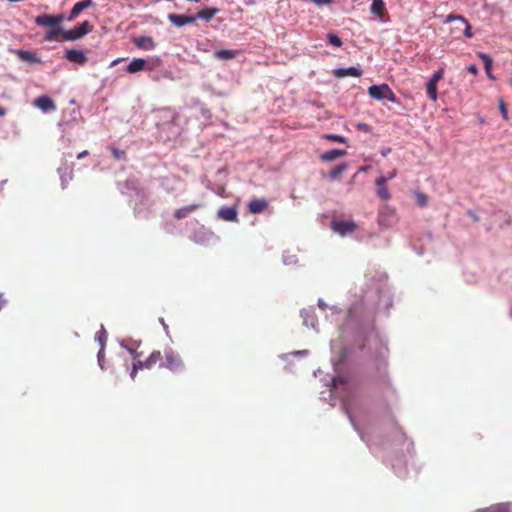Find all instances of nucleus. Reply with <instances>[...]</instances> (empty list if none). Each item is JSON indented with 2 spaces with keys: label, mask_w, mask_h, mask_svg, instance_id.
<instances>
[{
  "label": "nucleus",
  "mask_w": 512,
  "mask_h": 512,
  "mask_svg": "<svg viewBox=\"0 0 512 512\" xmlns=\"http://www.w3.org/2000/svg\"><path fill=\"white\" fill-rule=\"evenodd\" d=\"M138 357L139 354L136 353L134 356L135 361L130 372L132 379L136 377L139 369H152L156 365L160 366V364H163V356L160 351H153L145 360L137 359Z\"/></svg>",
  "instance_id": "1"
},
{
  "label": "nucleus",
  "mask_w": 512,
  "mask_h": 512,
  "mask_svg": "<svg viewBox=\"0 0 512 512\" xmlns=\"http://www.w3.org/2000/svg\"><path fill=\"white\" fill-rule=\"evenodd\" d=\"M160 367H165L170 371L177 373L184 369V363L179 354L169 349L165 351L163 364H160Z\"/></svg>",
  "instance_id": "2"
},
{
  "label": "nucleus",
  "mask_w": 512,
  "mask_h": 512,
  "mask_svg": "<svg viewBox=\"0 0 512 512\" xmlns=\"http://www.w3.org/2000/svg\"><path fill=\"white\" fill-rule=\"evenodd\" d=\"M93 30V25L89 21L82 22L70 30H65L63 33V41H75L81 39Z\"/></svg>",
  "instance_id": "3"
},
{
  "label": "nucleus",
  "mask_w": 512,
  "mask_h": 512,
  "mask_svg": "<svg viewBox=\"0 0 512 512\" xmlns=\"http://www.w3.org/2000/svg\"><path fill=\"white\" fill-rule=\"evenodd\" d=\"M369 95L375 100L387 99L391 102H395V94L387 84L372 85L368 88Z\"/></svg>",
  "instance_id": "4"
},
{
  "label": "nucleus",
  "mask_w": 512,
  "mask_h": 512,
  "mask_svg": "<svg viewBox=\"0 0 512 512\" xmlns=\"http://www.w3.org/2000/svg\"><path fill=\"white\" fill-rule=\"evenodd\" d=\"M331 228L334 232L344 236L352 234L357 229V225L352 220H334L331 223Z\"/></svg>",
  "instance_id": "5"
},
{
  "label": "nucleus",
  "mask_w": 512,
  "mask_h": 512,
  "mask_svg": "<svg viewBox=\"0 0 512 512\" xmlns=\"http://www.w3.org/2000/svg\"><path fill=\"white\" fill-rule=\"evenodd\" d=\"M168 20L176 27H182L184 25L194 23L197 20V17L184 14H169Z\"/></svg>",
  "instance_id": "6"
},
{
  "label": "nucleus",
  "mask_w": 512,
  "mask_h": 512,
  "mask_svg": "<svg viewBox=\"0 0 512 512\" xmlns=\"http://www.w3.org/2000/svg\"><path fill=\"white\" fill-rule=\"evenodd\" d=\"M93 4V0H82L77 2L67 16V21H73L84 9L92 7Z\"/></svg>",
  "instance_id": "7"
},
{
  "label": "nucleus",
  "mask_w": 512,
  "mask_h": 512,
  "mask_svg": "<svg viewBox=\"0 0 512 512\" xmlns=\"http://www.w3.org/2000/svg\"><path fill=\"white\" fill-rule=\"evenodd\" d=\"M218 218L228 221V222H235L238 220V212L236 207H221L218 210Z\"/></svg>",
  "instance_id": "8"
},
{
  "label": "nucleus",
  "mask_w": 512,
  "mask_h": 512,
  "mask_svg": "<svg viewBox=\"0 0 512 512\" xmlns=\"http://www.w3.org/2000/svg\"><path fill=\"white\" fill-rule=\"evenodd\" d=\"M268 208V201L264 198H256L249 202L248 211L251 214H259Z\"/></svg>",
  "instance_id": "9"
},
{
  "label": "nucleus",
  "mask_w": 512,
  "mask_h": 512,
  "mask_svg": "<svg viewBox=\"0 0 512 512\" xmlns=\"http://www.w3.org/2000/svg\"><path fill=\"white\" fill-rule=\"evenodd\" d=\"M66 59L70 62H74L80 65H84L87 62V56L82 50L69 49L66 51Z\"/></svg>",
  "instance_id": "10"
},
{
  "label": "nucleus",
  "mask_w": 512,
  "mask_h": 512,
  "mask_svg": "<svg viewBox=\"0 0 512 512\" xmlns=\"http://www.w3.org/2000/svg\"><path fill=\"white\" fill-rule=\"evenodd\" d=\"M34 105L44 112L56 109L54 101L46 95L36 98L34 101Z\"/></svg>",
  "instance_id": "11"
},
{
  "label": "nucleus",
  "mask_w": 512,
  "mask_h": 512,
  "mask_svg": "<svg viewBox=\"0 0 512 512\" xmlns=\"http://www.w3.org/2000/svg\"><path fill=\"white\" fill-rule=\"evenodd\" d=\"M333 74L337 78H344L347 76L360 77L362 70L358 67L338 68L333 71Z\"/></svg>",
  "instance_id": "12"
},
{
  "label": "nucleus",
  "mask_w": 512,
  "mask_h": 512,
  "mask_svg": "<svg viewBox=\"0 0 512 512\" xmlns=\"http://www.w3.org/2000/svg\"><path fill=\"white\" fill-rule=\"evenodd\" d=\"M198 208H200V204H190L183 206L177 210H175L173 216L176 220H181L187 218L193 212H195Z\"/></svg>",
  "instance_id": "13"
},
{
  "label": "nucleus",
  "mask_w": 512,
  "mask_h": 512,
  "mask_svg": "<svg viewBox=\"0 0 512 512\" xmlns=\"http://www.w3.org/2000/svg\"><path fill=\"white\" fill-rule=\"evenodd\" d=\"M375 184L377 186V191H376L377 196L382 200H385V201L389 200L391 198V194L388 191V188L385 183V179L377 178L375 180Z\"/></svg>",
  "instance_id": "14"
},
{
  "label": "nucleus",
  "mask_w": 512,
  "mask_h": 512,
  "mask_svg": "<svg viewBox=\"0 0 512 512\" xmlns=\"http://www.w3.org/2000/svg\"><path fill=\"white\" fill-rule=\"evenodd\" d=\"M65 32V30H63L62 28L60 27H53V28H50L44 35V40L45 41H49V42H52V41H63V33Z\"/></svg>",
  "instance_id": "15"
},
{
  "label": "nucleus",
  "mask_w": 512,
  "mask_h": 512,
  "mask_svg": "<svg viewBox=\"0 0 512 512\" xmlns=\"http://www.w3.org/2000/svg\"><path fill=\"white\" fill-rule=\"evenodd\" d=\"M15 55L20 60H22L24 62H28V63H39L40 62V59L37 58V56L31 51L18 49V50H15Z\"/></svg>",
  "instance_id": "16"
},
{
  "label": "nucleus",
  "mask_w": 512,
  "mask_h": 512,
  "mask_svg": "<svg viewBox=\"0 0 512 512\" xmlns=\"http://www.w3.org/2000/svg\"><path fill=\"white\" fill-rule=\"evenodd\" d=\"M347 154V151L346 150H342V149H332V150H329V151H326L324 152L323 154L320 155V159L322 161H333L337 158H340V157H343Z\"/></svg>",
  "instance_id": "17"
},
{
  "label": "nucleus",
  "mask_w": 512,
  "mask_h": 512,
  "mask_svg": "<svg viewBox=\"0 0 512 512\" xmlns=\"http://www.w3.org/2000/svg\"><path fill=\"white\" fill-rule=\"evenodd\" d=\"M35 23L42 27L53 28L55 27L54 15L43 14L35 17Z\"/></svg>",
  "instance_id": "18"
},
{
  "label": "nucleus",
  "mask_w": 512,
  "mask_h": 512,
  "mask_svg": "<svg viewBox=\"0 0 512 512\" xmlns=\"http://www.w3.org/2000/svg\"><path fill=\"white\" fill-rule=\"evenodd\" d=\"M217 13H218V9L217 8L207 7V8L199 10L194 17H197V19H203V20L209 21Z\"/></svg>",
  "instance_id": "19"
},
{
  "label": "nucleus",
  "mask_w": 512,
  "mask_h": 512,
  "mask_svg": "<svg viewBox=\"0 0 512 512\" xmlns=\"http://www.w3.org/2000/svg\"><path fill=\"white\" fill-rule=\"evenodd\" d=\"M303 317V322L306 326H310L312 328L316 327V316L314 310H306L304 309L301 313Z\"/></svg>",
  "instance_id": "20"
},
{
  "label": "nucleus",
  "mask_w": 512,
  "mask_h": 512,
  "mask_svg": "<svg viewBox=\"0 0 512 512\" xmlns=\"http://www.w3.org/2000/svg\"><path fill=\"white\" fill-rule=\"evenodd\" d=\"M386 12L385 4L383 0H373L371 4V13L382 18Z\"/></svg>",
  "instance_id": "21"
},
{
  "label": "nucleus",
  "mask_w": 512,
  "mask_h": 512,
  "mask_svg": "<svg viewBox=\"0 0 512 512\" xmlns=\"http://www.w3.org/2000/svg\"><path fill=\"white\" fill-rule=\"evenodd\" d=\"M146 61L142 58L133 59L127 66V72L136 73L144 69Z\"/></svg>",
  "instance_id": "22"
},
{
  "label": "nucleus",
  "mask_w": 512,
  "mask_h": 512,
  "mask_svg": "<svg viewBox=\"0 0 512 512\" xmlns=\"http://www.w3.org/2000/svg\"><path fill=\"white\" fill-rule=\"evenodd\" d=\"M135 45L139 48L150 50L154 48V42L150 37H138L134 41Z\"/></svg>",
  "instance_id": "23"
},
{
  "label": "nucleus",
  "mask_w": 512,
  "mask_h": 512,
  "mask_svg": "<svg viewBox=\"0 0 512 512\" xmlns=\"http://www.w3.org/2000/svg\"><path fill=\"white\" fill-rule=\"evenodd\" d=\"M437 84L438 83L434 82V80L429 79L426 85L427 96L430 100L434 102L437 100Z\"/></svg>",
  "instance_id": "24"
},
{
  "label": "nucleus",
  "mask_w": 512,
  "mask_h": 512,
  "mask_svg": "<svg viewBox=\"0 0 512 512\" xmlns=\"http://www.w3.org/2000/svg\"><path fill=\"white\" fill-rule=\"evenodd\" d=\"M348 165L346 163H342L340 165L335 166L333 169L329 171V178L331 180H337L340 178L341 174L347 169Z\"/></svg>",
  "instance_id": "25"
},
{
  "label": "nucleus",
  "mask_w": 512,
  "mask_h": 512,
  "mask_svg": "<svg viewBox=\"0 0 512 512\" xmlns=\"http://www.w3.org/2000/svg\"><path fill=\"white\" fill-rule=\"evenodd\" d=\"M449 20H458L464 25V35L468 38L473 36L471 25L463 16H449Z\"/></svg>",
  "instance_id": "26"
},
{
  "label": "nucleus",
  "mask_w": 512,
  "mask_h": 512,
  "mask_svg": "<svg viewBox=\"0 0 512 512\" xmlns=\"http://www.w3.org/2000/svg\"><path fill=\"white\" fill-rule=\"evenodd\" d=\"M236 54H237L236 51L227 50V49L216 50L214 53L216 58L222 59V60L233 59L236 57Z\"/></svg>",
  "instance_id": "27"
},
{
  "label": "nucleus",
  "mask_w": 512,
  "mask_h": 512,
  "mask_svg": "<svg viewBox=\"0 0 512 512\" xmlns=\"http://www.w3.org/2000/svg\"><path fill=\"white\" fill-rule=\"evenodd\" d=\"M481 512H512V504L502 503Z\"/></svg>",
  "instance_id": "28"
},
{
  "label": "nucleus",
  "mask_w": 512,
  "mask_h": 512,
  "mask_svg": "<svg viewBox=\"0 0 512 512\" xmlns=\"http://www.w3.org/2000/svg\"><path fill=\"white\" fill-rule=\"evenodd\" d=\"M478 56L481 58V60L484 63L485 71L489 72L492 68V63H493L492 58L483 52H479Z\"/></svg>",
  "instance_id": "29"
},
{
  "label": "nucleus",
  "mask_w": 512,
  "mask_h": 512,
  "mask_svg": "<svg viewBox=\"0 0 512 512\" xmlns=\"http://www.w3.org/2000/svg\"><path fill=\"white\" fill-rule=\"evenodd\" d=\"M322 137L326 140L333 141V142H339V143H346V141H347L345 137H343L341 135H337V134H332V133L324 134Z\"/></svg>",
  "instance_id": "30"
},
{
  "label": "nucleus",
  "mask_w": 512,
  "mask_h": 512,
  "mask_svg": "<svg viewBox=\"0 0 512 512\" xmlns=\"http://www.w3.org/2000/svg\"><path fill=\"white\" fill-rule=\"evenodd\" d=\"M327 37H328V41L331 45H333L335 47L342 46V40L336 34L330 33V34H328Z\"/></svg>",
  "instance_id": "31"
},
{
  "label": "nucleus",
  "mask_w": 512,
  "mask_h": 512,
  "mask_svg": "<svg viewBox=\"0 0 512 512\" xmlns=\"http://www.w3.org/2000/svg\"><path fill=\"white\" fill-rule=\"evenodd\" d=\"M111 152L116 160L126 159V152L124 150L113 147L111 148Z\"/></svg>",
  "instance_id": "32"
},
{
  "label": "nucleus",
  "mask_w": 512,
  "mask_h": 512,
  "mask_svg": "<svg viewBox=\"0 0 512 512\" xmlns=\"http://www.w3.org/2000/svg\"><path fill=\"white\" fill-rule=\"evenodd\" d=\"M416 200H417V204L421 207H425L428 203L427 196L422 192L416 193Z\"/></svg>",
  "instance_id": "33"
},
{
  "label": "nucleus",
  "mask_w": 512,
  "mask_h": 512,
  "mask_svg": "<svg viewBox=\"0 0 512 512\" xmlns=\"http://www.w3.org/2000/svg\"><path fill=\"white\" fill-rule=\"evenodd\" d=\"M499 110L501 112L502 117L505 120H508V109L503 99L499 100Z\"/></svg>",
  "instance_id": "34"
},
{
  "label": "nucleus",
  "mask_w": 512,
  "mask_h": 512,
  "mask_svg": "<svg viewBox=\"0 0 512 512\" xmlns=\"http://www.w3.org/2000/svg\"><path fill=\"white\" fill-rule=\"evenodd\" d=\"M444 76V70L441 68L434 72L430 80H434V82L438 83Z\"/></svg>",
  "instance_id": "35"
},
{
  "label": "nucleus",
  "mask_w": 512,
  "mask_h": 512,
  "mask_svg": "<svg viewBox=\"0 0 512 512\" xmlns=\"http://www.w3.org/2000/svg\"><path fill=\"white\" fill-rule=\"evenodd\" d=\"M397 174H398L397 169H393L387 175H381L378 178H384L385 179V183H387L389 180L394 179L397 176Z\"/></svg>",
  "instance_id": "36"
},
{
  "label": "nucleus",
  "mask_w": 512,
  "mask_h": 512,
  "mask_svg": "<svg viewBox=\"0 0 512 512\" xmlns=\"http://www.w3.org/2000/svg\"><path fill=\"white\" fill-rule=\"evenodd\" d=\"M356 128L358 130L366 132V133H370L372 131L371 127L368 124L363 123V122L357 123Z\"/></svg>",
  "instance_id": "37"
},
{
  "label": "nucleus",
  "mask_w": 512,
  "mask_h": 512,
  "mask_svg": "<svg viewBox=\"0 0 512 512\" xmlns=\"http://www.w3.org/2000/svg\"><path fill=\"white\" fill-rule=\"evenodd\" d=\"M55 25L59 27V25L64 21L67 20V16L63 13L54 15Z\"/></svg>",
  "instance_id": "38"
},
{
  "label": "nucleus",
  "mask_w": 512,
  "mask_h": 512,
  "mask_svg": "<svg viewBox=\"0 0 512 512\" xmlns=\"http://www.w3.org/2000/svg\"><path fill=\"white\" fill-rule=\"evenodd\" d=\"M310 1L313 2L317 6H324V5H329L332 3V0H310Z\"/></svg>",
  "instance_id": "39"
},
{
  "label": "nucleus",
  "mask_w": 512,
  "mask_h": 512,
  "mask_svg": "<svg viewBox=\"0 0 512 512\" xmlns=\"http://www.w3.org/2000/svg\"><path fill=\"white\" fill-rule=\"evenodd\" d=\"M467 70H468V72H470L473 75H477V73H478V68H477V66L475 64L469 65L467 67Z\"/></svg>",
  "instance_id": "40"
},
{
  "label": "nucleus",
  "mask_w": 512,
  "mask_h": 512,
  "mask_svg": "<svg viewBox=\"0 0 512 512\" xmlns=\"http://www.w3.org/2000/svg\"><path fill=\"white\" fill-rule=\"evenodd\" d=\"M88 154H89V152L87 150H84L77 155V158L82 159V158L86 157Z\"/></svg>",
  "instance_id": "41"
},
{
  "label": "nucleus",
  "mask_w": 512,
  "mask_h": 512,
  "mask_svg": "<svg viewBox=\"0 0 512 512\" xmlns=\"http://www.w3.org/2000/svg\"><path fill=\"white\" fill-rule=\"evenodd\" d=\"M487 73V76L492 79V80H495V76L492 74L491 70L489 72H486Z\"/></svg>",
  "instance_id": "42"
},
{
  "label": "nucleus",
  "mask_w": 512,
  "mask_h": 512,
  "mask_svg": "<svg viewBox=\"0 0 512 512\" xmlns=\"http://www.w3.org/2000/svg\"><path fill=\"white\" fill-rule=\"evenodd\" d=\"M6 114V110L0 106V117L4 116Z\"/></svg>",
  "instance_id": "43"
},
{
  "label": "nucleus",
  "mask_w": 512,
  "mask_h": 512,
  "mask_svg": "<svg viewBox=\"0 0 512 512\" xmlns=\"http://www.w3.org/2000/svg\"><path fill=\"white\" fill-rule=\"evenodd\" d=\"M3 304H4V301L2 300V297L0 296V310L2 309L3 307Z\"/></svg>",
  "instance_id": "44"
},
{
  "label": "nucleus",
  "mask_w": 512,
  "mask_h": 512,
  "mask_svg": "<svg viewBox=\"0 0 512 512\" xmlns=\"http://www.w3.org/2000/svg\"><path fill=\"white\" fill-rule=\"evenodd\" d=\"M510 84L512 85V78L510 79Z\"/></svg>",
  "instance_id": "45"
}]
</instances>
